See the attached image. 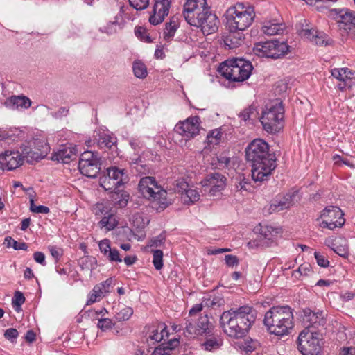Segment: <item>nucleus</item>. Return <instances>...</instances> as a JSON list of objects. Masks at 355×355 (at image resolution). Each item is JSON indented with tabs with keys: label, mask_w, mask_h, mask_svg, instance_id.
<instances>
[{
	"label": "nucleus",
	"mask_w": 355,
	"mask_h": 355,
	"mask_svg": "<svg viewBox=\"0 0 355 355\" xmlns=\"http://www.w3.org/2000/svg\"><path fill=\"white\" fill-rule=\"evenodd\" d=\"M257 311L252 306L232 308L220 315V322L225 334L234 338H243L255 322Z\"/></svg>",
	"instance_id": "obj_1"
},
{
	"label": "nucleus",
	"mask_w": 355,
	"mask_h": 355,
	"mask_svg": "<svg viewBox=\"0 0 355 355\" xmlns=\"http://www.w3.org/2000/svg\"><path fill=\"white\" fill-rule=\"evenodd\" d=\"M263 322L270 334L286 335L293 327V311L288 306H272L266 313Z\"/></svg>",
	"instance_id": "obj_2"
},
{
	"label": "nucleus",
	"mask_w": 355,
	"mask_h": 355,
	"mask_svg": "<svg viewBox=\"0 0 355 355\" xmlns=\"http://www.w3.org/2000/svg\"><path fill=\"white\" fill-rule=\"evenodd\" d=\"M225 16L229 30L243 31L252 25L255 12L253 7L237 3L226 10Z\"/></svg>",
	"instance_id": "obj_3"
},
{
	"label": "nucleus",
	"mask_w": 355,
	"mask_h": 355,
	"mask_svg": "<svg viewBox=\"0 0 355 355\" xmlns=\"http://www.w3.org/2000/svg\"><path fill=\"white\" fill-rule=\"evenodd\" d=\"M253 67L248 60L242 58L229 59L222 62L218 71L230 83H242L248 80Z\"/></svg>",
	"instance_id": "obj_4"
},
{
	"label": "nucleus",
	"mask_w": 355,
	"mask_h": 355,
	"mask_svg": "<svg viewBox=\"0 0 355 355\" xmlns=\"http://www.w3.org/2000/svg\"><path fill=\"white\" fill-rule=\"evenodd\" d=\"M139 189L143 196L153 203V207L160 211L166 209L171 203L167 198V192L157 184L154 177L142 178L139 183Z\"/></svg>",
	"instance_id": "obj_5"
},
{
	"label": "nucleus",
	"mask_w": 355,
	"mask_h": 355,
	"mask_svg": "<svg viewBox=\"0 0 355 355\" xmlns=\"http://www.w3.org/2000/svg\"><path fill=\"white\" fill-rule=\"evenodd\" d=\"M284 110L281 103L267 107L263 112L260 122L268 133H276L283 128Z\"/></svg>",
	"instance_id": "obj_6"
},
{
	"label": "nucleus",
	"mask_w": 355,
	"mask_h": 355,
	"mask_svg": "<svg viewBox=\"0 0 355 355\" xmlns=\"http://www.w3.org/2000/svg\"><path fill=\"white\" fill-rule=\"evenodd\" d=\"M288 51V45L286 42L276 40L256 44L253 48V52L257 56L274 59L285 55Z\"/></svg>",
	"instance_id": "obj_7"
},
{
	"label": "nucleus",
	"mask_w": 355,
	"mask_h": 355,
	"mask_svg": "<svg viewBox=\"0 0 355 355\" xmlns=\"http://www.w3.org/2000/svg\"><path fill=\"white\" fill-rule=\"evenodd\" d=\"M245 157L250 164L274 158L275 155L270 152V146L266 141L255 139L245 148Z\"/></svg>",
	"instance_id": "obj_8"
},
{
	"label": "nucleus",
	"mask_w": 355,
	"mask_h": 355,
	"mask_svg": "<svg viewBox=\"0 0 355 355\" xmlns=\"http://www.w3.org/2000/svg\"><path fill=\"white\" fill-rule=\"evenodd\" d=\"M298 349L302 355H318L321 346L320 334L313 330L302 331L298 336Z\"/></svg>",
	"instance_id": "obj_9"
},
{
	"label": "nucleus",
	"mask_w": 355,
	"mask_h": 355,
	"mask_svg": "<svg viewBox=\"0 0 355 355\" xmlns=\"http://www.w3.org/2000/svg\"><path fill=\"white\" fill-rule=\"evenodd\" d=\"M193 17L194 19L190 18L186 21L191 26L200 28L205 35H209L217 31L219 21L210 9L196 13Z\"/></svg>",
	"instance_id": "obj_10"
},
{
	"label": "nucleus",
	"mask_w": 355,
	"mask_h": 355,
	"mask_svg": "<svg viewBox=\"0 0 355 355\" xmlns=\"http://www.w3.org/2000/svg\"><path fill=\"white\" fill-rule=\"evenodd\" d=\"M329 17L334 19L340 30L354 37L355 31V12L347 8L331 9L328 12Z\"/></svg>",
	"instance_id": "obj_11"
},
{
	"label": "nucleus",
	"mask_w": 355,
	"mask_h": 355,
	"mask_svg": "<svg viewBox=\"0 0 355 355\" xmlns=\"http://www.w3.org/2000/svg\"><path fill=\"white\" fill-rule=\"evenodd\" d=\"M343 216L344 214L338 207H327L320 214L322 220L320 222L319 226L331 230L336 227H341L345 222Z\"/></svg>",
	"instance_id": "obj_12"
},
{
	"label": "nucleus",
	"mask_w": 355,
	"mask_h": 355,
	"mask_svg": "<svg viewBox=\"0 0 355 355\" xmlns=\"http://www.w3.org/2000/svg\"><path fill=\"white\" fill-rule=\"evenodd\" d=\"M100 165L97 155L92 151H85L80 156L78 168L83 175L96 178L100 171Z\"/></svg>",
	"instance_id": "obj_13"
},
{
	"label": "nucleus",
	"mask_w": 355,
	"mask_h": 355,
	"mask_svg": "<svg viewBox=\"0 0 355 355\" xmlns=\"http://www.w3.org/2000/svg\"><path fill=\"white\" fill-rule=\"evenodd\" d=\"M184 325V334L189 338L207 336L211 333V324L207 315L200 316L197 322L187 319Z\"/></svg>",
	"instance_id": "obj_14"
},
{
	"label": "nucleus",
	"mask_w": 355,
	"mask_h": 355,
	"mask_svg": "<svg viewBox=\"0 0 355 355\" xmlns=\"http://www.w3.org/2000/svg\"><path fill=\"white\" fill-rule=\"evenodd\" d=\"M252 178L255 182L268 180L272 171L276 168V158H271L264 161L250 164Z\"/></svg>",
	"instance_id": "obj_15"
},
{
	"label": "nucleus",
	"mask_w": 355,
	"mask_h": 355,
	"mask_svg": "<svg viewBox=\"0 0 355 355\" xmlns=\"http://www.w3.org/2000/svg\"><path fill=\"white\" fill-rule=\"evenodd\" d=\"M94 212L96 216H102L99 222L101 227L107 230H113L118 225L114 211L112 210L107 202L97 203L94 207Z\"/></svg>",
	"instance_id": "obj_16"
},
{
	"label": "nucleus",
	"mask_w": 355,
	"mask_h": 355,
	"mask_svg": "<svg viewBox=\"0 0 355 355\" xmlns=\"http://www.w3.org/2000/svg\"><path fill=\"white\" fill-rule=\"evenodd\" d=\"M226 178L218 173H211L201 181L202 187H209L210 196L218 197L226 186Z\"/></svg>",
	"instance_id": "obj_17"
},
{
	"label": "nucleus",
	"mask_w": 355,
	"mask_h": 355,
	"mask_svg": "<svg viewBox=\"0 0 355 355\" xmlns=\"http://www.w3.org/2000/svg\"><path fill=\"white\" fill-rule=\"evenodd\" d=\"M49 146L42 140H34L30 146H25L22 149V154L26 158L38 161L45 157L49 152Z\"/></svg>",
	"instance_id": "obj_18"
},
{
	"label": "nucleus",
	"mask_w": 355,
	"mask_h": 355,
	"mask_svg": "<svg viewBox=\"0 0 355 355\" xmlns=\"http://www.w3.org/2000/svg\"><path fill=\"white\" fill-rule=\"evenodd\" d=\"M200 124V119L198 116H190L178 123L175 125V131L187 138H193L199 134Z\"/></svg>",
	"instance_id": "obj_19"
},
{
	"label": "nucleus",
	"mask_w": 355,
	"mask_h": 355,
	"mask_svg": "<svg viewBox=\"0 0 355 355\" xmlns=\"http://www.w3.org/2000/svg\"><path fill=\"white\" fill-rule=\"evenodd\" d=\"M331 76L340 81L336 87L341 92L350 89L355 81V71L349 68H334L331 70Z\"/></svg>",
	"instance_id": "obj_20"
},
{
	"label": "nucleus",
	"mask_w": 355,
	"mask_h": 355,
	"mask_svg": "<svg viewBox=\"0 0 355 355\" xmlns=\"http://www.w3.org/2000/svg\"><path fill=\"white\" fill-rule=\"evenodd\" d=\"M302 322L306 330H313L319 327L324 326L326 320L323 311H313L310 309L303 310Z\"/></svg>",
	"instance_id": "obj_21"
},
{
	"label": "nucleus",
	"mask_w": 355,
	"mask_h": 355,
	"mask_svg": "<svg viewBox=\"0 0 355 355\" xmlns=\"http://www.w3.org/2000/svg\"><path fill=\"white\" fill-rule=\"evenodd\" d=\"M171 0H154L149 22L153 25L161 24L168 15Z\"/></svg>",
	"instance_id": "obj_22"
},
{
	"label": "nucleus",
	"mask_w": 355,
	"mask_h": 355,
	"mask_svg": "<svg viewBox=\"0 0 355 355\" xmlns=\"http://www.w3.org/2000/svg\"><path fill=\"white\" fill-rule=\"evenodd\" d=\"M24 155L19 151L6 150L0 155V168L12 171L23 163Z\"/></svg>",
	"instance_id": "obj_23"
},
{
	"label": "nucleus",
	"mask_w": 355,
	"mask_h": 355,
	"mask_svg": "<svg viewBox=\"0 0 355 355\" xmlns=\"http://www.w3.org/2000/svg\"><path fill=\"white\" fill-rule=\"evenodd\" d=\"M94 140H88L86 141L87 146H92V144L96 143L97 146L101 148H111L116 143V138L108 131L104 130H96L94 133Z\"/></svg>",
	"instance_id": "obj_24"
},
{
	"label": "nucleus",
	"mask_w": 355,
	"mask_h": 355,
	"mask_svg": "<svg viewBox=\"0 0 355 355\" xmlns=\"http://www.w3.org/2000/svg\"><path fill=\"white\" fill-rule=\"evenodd\" d=\"M209 9L210 8L207 5V0H187L184 4L183 15L185 19H194L195 14Z\"/></svg>",
	"instance_id": "obj_25"
},
{
	"label": "nucleus",
	"mask_w": 355,
	"mask_h": 355,
	"mask_svg": "<svg viewBox=\"0 0 355 355\" xmlns=\"http://www.w3.org/2000/svg\"><path fill=\"white\" fill-rule=\"evenodd\" d=\"M168 335L166 326L164 324H159L149 329L147 333V340L154 344L168 338Z\"/></svg>",
	"instance_id": "obj_26"
},
{
	"label": "nucleus",
	"mask_w": 355,
	"mask_h": 355,
	"mask_svg": "<svg viewBox=\"0 0 355 355\" xmlns=\"http://www.w3.org/2000/svg\"><path fill=\"white\" fill-rule=\"evenodd\" d=\"M229 31V33L224 38L225 45L230 49H234L243 45L245 40L243 31Z\"/></svg>",
	"instance_id": "obj_27"
},
{
	"label": "nucleus",
	"mask_w": 355,
	"mask_h": 355,
	"mask_svg": "<svg viewBox=\"0 0 355 355\" xmlns=\"http://www.w3.org/2000/svg\"><path fill=\"white\" fill-rule=\"evenodd\" d=\"M77 150L75 147L64 146L55 152L52 159L62 163H69L76 157Z\"/></svg>",
	"instance_id": "obj_28"
},
{
	"label": "nucleus",
	"mask_w": 355,
	"mask_h": 355,
	"mask_svg": "<svg viewBox=\"0 0 355 355\" xmlns=\"http://www.w3.org/2000/svg\"><path fill=\"white\" fill-rule=\"evenodd\" d=\"M326 244L339 256L347 257L349 254L348 245L346 239L338 237L335 240L327 239Z\"/></svg>",
	"instance_id": "obj_29"
},
{
	"label": "nucleus",
	"mask_w": 355,
	"mask_h": 355,
	"mask_svg": "<svg viewBox=\"0 0 355 355\" xmlns=\"http://www.w3.org/2000/svg\"><path fill=\"white\" fill-rule=\"evenodd\" d=\"M293 197L294 194L288 193L275 200L269 207L270 212H279L290 208L293 205Z\"/></svg>",
	"instance_id": "obj_30"
},
{
	"label": "nucleus",
	"mask_w": 355,
	"mask_h": 355,
	"mask_svg": "<svg viewBox=\"0 0 355 355\" xmlns=\"http://www.w3.org/2000/svg\"><path fill=\"white\" fill-rule=\"evenodd\" d=\"M180 345L178 338H173L156 347L152 355H171L173 351Z\"/></svg>",
	"instance_id": "obj_31"
},
{
	"label": "nucleus",
	"mask_w": 355,
	"mask_h": 355,
	"mask_svg": "<svg viewBox=\"0 0 355 355\" xmlns=\"http://www.w3.org/2000/svg\"><path fill=\"white\" fill-rule=\"evenodd\" d=\"M285 24L275 21H266L263 23L261 30L265 35H275L282 34Z\"/></svg>",
	"instance_id": "obj_32"
},
{
	"label": "nucleus",
	"mask_w": 355,
	"mask_h": 355,
	"mask_svg": "<svg viewBox=\"0 0 355 355\" xmlns=\"http://www.w3.org/2000/svg\"><path fill=\"white\" fill-rule=\"evenodd\" d=\"M26 133L17 128H10L0 132V140L17 141L25 138Z\"/></svg>",
	"instance_id": "obj_33"
},
{
	"label": "nucleus",
	"mask_w": 355,
	"mask_h": 355,
	"mask_svg": "<svg viewBox=\"0 0 355 355\" xmlns=\"http://www.w3.org/2000/svg\"><path fill=\"white\" fill-rule=\"evenodd\" d=\"M107 175L122 189L123 185L127 181V175L125 170L113 166L107 168Z\"/></svg>",
	"instance_id": "obj_34"
},
{
	"label": "nucleus",
	"mask_w": 355,
	"mask_h": 355,
	"mask_svg": "<svg viewBox=\"0 0 355 355\" xmlns=\"http://www.w3.org/2000/svg\"><path fill=\"white\" fill-rule=\"evenodd\" d=\"M121 28L120 23L115 19L114 21H109L103 27H101L97 33H94L93 39L99 40L101 38L99 37V33H105L107 35H112L117 33Z\"/></svg>",
	"instance_id": "obj_35"
},
{
	"label": "nucleus",
	"mask_w": 355,
	"mask_h": 355,
	"mask_svg": "<svg viewBox=\"0 0 355 355\" xmlns=\"http://www.w3.org/2000/svg\"><path fill=\"white\" fill-rule=\"evenodd\" d=\"M6 104L11 105L13 108L27 109L31 107V101L25 96H12L7 99Z\"/></svg>",
	"instance_id": "obj_36"
},
{
	"label": "nucleus",
	"mask_w": 355,
	"mask_h": 355,
	"mask_svg": "<svg viewBox=\"0 0 355 355\" xmlns=\"http://www.w3.org/2000/svg\"><path fill=\"white\" fill-rule=\"evenodd\" d=\"M99 184L105 191H110L112 193L119 195L120 193L123 191V189H121L116 182L107 175L100 178Z\"/></svg>",
	"instance_id": "obj_37"
},
{
	"label": "nucleus",
	"mask_w": 355,
	"mask_h": 355,
	"mask_svg": "<svg viewBox=\"0 0 355 355\" xmlns=\"http://www.w3.org/2000/svg\"><path fill=\"white\" fill-rule=\"evenodd\" d=\"M114 309L115 310V318L118 321L128 320L133 314L132 309L124 304H118Z\"/></svg>",
	"instance_id": "obj_38"
},
{
	"label": "nucleus",
	"mask_w": 355,
	"mask_h": 355,
	"mask_svg": "<svg viewBox=\"0 0 355 355\" xmlns=\"http://www.w3.org/2000/svg\"><path fill=\"white\" fill-rule=\"evenodd\" d=\"M181 199L184 204H193L200 199V194L196 189L189 187L181 196Z\"/></svg>",
	"instance_id": "obj_39"
},
{
	"label": "nucleus",
	"mask_w": 355,
	"mask_h": 355,
	"mask_svg": "<svg viewBox=\"0 0 355 355\" xmlns=\"http://www.w3.org/2000/svg\"><path fill=\"white\" fill-rule=\"evenodd\" d=\"M279 233V228L272 226H264L261 229V236L269 241H273Z\"/></svg>",
	"instance_id": "obj_40"
},
{
	"label": "nucleus",
	"mask_w": 355,
	"mask_h": 355,
	"mask_svg": "<svg viewBox=\"0 0 355 355\" xmlns=\"http://www.w3.org/2000/svg\"><path fill=\"white\" fill-rule=\"evenodd\" d=\"M223 340L220 338L211 337L207 339L202 344L203 349L208 352H214L218 349L222 345Z\"/></svg>",
	"instance_id": "obj_41"
},
{
	"label": "nucleus",
	"mask_w": 355,
	"mask_h": 355,
	"mask_svg": "<svg viewBox=\"0 0 355 355\" xmlns=\"http://www.w3.org/2000/svg\"><path fill=\"white\" fill-rule=\"evenodd\" d=\"M134 75L138 78H145L148 74L146 65L141 61H135L132 64Z\"/></svg>",
	"instance_id": "obj_42"
},
{
	"label": "nucleus",
	"mask_w": 355,
	"mask_h": 355,
	"mask_svg": "<svg viewBox=\"0 0 355 355\" xmlns=\"http://www.w3.org/2000/svg\"><path fill=\"white\" fill-rule=\"evenodd\" d=\"M178 28V23L175 20H170L165 25L164 31V38L166 40H170L175 35Z\"/></svg>",
	"instance_id": "obj_43"
},
{
	"label": "nucleus",
	"mask_w": 355,
	"mask_h": 355,
	"mask_svg": "<svg viewBox=\"0 0 355 355\" xmlns=\"http://www.w3.org/2000/svg\"><path fill=\"white\" fill-rule=\"evenodd\" d=\"M311 272V266L309 263L301 264L298 268L293 271L292 276L296 279H300L302 276H307Z\"/></svg>",
	"instance_id": "obj_44"
},
{
	"label": "nucleus",
	"mask_w": 355,
	"mask_h": 355,
	"mask_svg": "<svg viewBox=\"0 0 355 355\" xmlns=\"http://www.w3.org/2000/svg\"><path fill=\"white\" fill-rule=\"evenodd\" d=\"M105 293L102 291L99 286L97 285L94 286L92 291L88 295V300L87 304H92L94 302H98L101 299L104 297Z\"/></svg>",
	"instance_id": "obj_45"
},
{
	"label": "nucleus",
	"mask_w": 355,
	"mask_h": 355,
	"mask_svg": "<svg viewBox=\"0 0 355 355\" xmlns=\"http://www.w3.org/2000/svg\"><path fill=\"white\" fill-rule=\"evenodd\" d=\"M222 132L218 129H216L210 132L207 137V144L209 146H214L215 145L220 144L222 140Z\"/></svg>",
	"instance_id": "obj_46"
},
{
	"label": "nucleus",
	"mask_w": 355,
	"mask_h": 355,
	"mask_svg": "<svg viewBox=\"0 0 355 355\" xmlns=\"http://www.w3.org/2000/svg\"><path fill=\"white\" fill-rule=\"evenodd\" d=\"M4 244L7 248H12L13 249L24 250L27 249V245L24 242H17L10 236H6L4 240Z\"/></svg>",
	"instance_id": "obj_47"
},
{
	"label": "nucleus",
	"mask_w": 355,
	"mask_h": 355,
	"mask_svg": "<svg viewBox=\"0 0 355 355\" xmlns=\"http://www.w3.org/2000/svg\"><path fill=\"white\" fill-rule=\"evenodd\" d=\"M153 263L156 270H159L163 267V252L160 250H152Z\"/></svg>",
	"instance_id": "obj_48"
},
{
	"label": "nucleus",
	"mask_w": 355,
	"mask_h": 355,
	"mask_svg": "<svg viewBox=\"0 0 355 355\" xmlns=\"http://www.w3.org/2000/svg\"><path fill=\"white\" fill-rule=\"evenodd\" d=\"M315 35V38L313 41L315 44L320 46H327L331 44V40L328 37L327 34L323 32L318 31L316 35Z\"/></svg>",
	"instance_id": "obj_49"
},
{
	"label": "nucleus",
	"mask_w": 355,
	"mask_h": 355,
	"mask_svg": "<svg viewBox=\"0 0 355 355\" xmlns=\"http://www.w3.org/2000/svg\"><path fill=\"white\" fill-rule=\"evenodd\" d=\"M131 7L137 10H143L149 6L150 0H129Z\"/></svg>",
	"instance_id": "obj_50"
},
{
	"label": "nucleus",
	"mask_w": 355,
	"mask_h": 355,
	"mask_svg": "<svg viewBox=\"0 0 355 355\" xmlns=\"http://www.w3.org/2000/svg\"><path fill=\"white\" fill-rule=\"evenodd\" d=\"M166 240V236L163 234H160L157 236L153 237L150 239L148 244V247L150 248H157L161 247L164 245Z\"/></svg>",
	"instance_id": "obj_51"
},
{
	"label": "nucleus",
	"mask_w": 355,
	"mask_h": 355,
	"mask_svg": "<svg viewBox=\"0 0 355 355\" xmlns=\"http://www.w3.org/2000/svg\"><path fill=\"white\" fill-rule=\"evenodd\" d=\"M97 327L103 331H105L112 329L114 327V323L110 318H100Z\"/></svg>",
	"instance_id": "obj_52"
},
{
	"label": "nucleus",
	"mask_w": 355,
	"mask_h": 355,
	"mask_svg": "<svg viewBox=\"0 0 355 355\" xmlns=\"http://www.w3.org/2000/svg\"><path fill=\"white\" fill-rule=\"evenodd\" d=\"M318 31L313 28H304L299 31V35L302 37L313 42L315 38L314 35H316Z\"/></svg>",
	"instance_id": "obj_53"
},
{
	"label": "nucleus",
	"mask_w": 355,
	"mask_h": 355,
	"mask_svg": "<svg viewBox=\"0 0 355 355\" xmlns=\"http://www.w3.org/2000/svg\"><path fill=\"white\" fill-rule=\"evenodd\" d=\"M189 187V184L184 179H178L175 182V191L181 194V196Z\"/></svg>",
	"instance_id": "obj_54"
},
{
	"label": "nucleus",
	"mask_w": 355,
	"mask_h": 355,
	"mask_svg": "<svg viewBox=\"0 0 355 355\" xmlns=\"http://www.w3.org/2000/svg\"><path fill=\"white\" fill-rule=\"evenodd\" d=\"M107 259L111 262H121L122 259L119 252L116 248H112L106 255Z\"/></svg>",
	"instance_id": "obj_55"
},
{
	"label": "nucleus",
	"mask_w": 355,
	"mask_h": 355,
	"mask_svg": "<svg viewBox=\"0 0 355 355\" xmlns=\"http://www.w3.org/2000/svg\"><path fill=\"white\" fill-rule=\"evenodd\" d=\"M114 282V279L112 277L107 279L103 282L96 284L100 287L101 290L103 291L105 294L110 293V288Z\"/></svg>",
	"instance_id": "obj_56"
},
{
	"label": "nucleus",
	"mask_w": 355,
	"mask_h": 355,
	"mask_svg": "<svg viewBox=\"0 0 355 355\" xmlns=\"http://www.w3.org/2000/svg\"><path fill=\"white\" fill-rule=\"evenodd\" d=\"M25 302V297L20 291H16L12 300V304L14 306L20 307Z\"/></svg>",
	"instance_id": "obj_57"
},
{
	"label": "nucleus",
	"mask_w": 355,
	"mask_h": 355,
	"mask_svg": "<svg viewBox=\"0 0 355 355\" xmlns=\"http://www.w3.org/2000/svg\"><path fill=\"white\" fill-rule=\"evenodd\" d=\"M18 336H19L18 331L14 328H9V329H6L4 332L5 338L6 339L10 340L11 342H14L15 340L17 339Z\"/></svg>",
	"instance_id": "obj_58"
},
{
	"label": "nucleus",
	"mask_w": 355,
	"mask_h": 355,
	"mask_svg": "<svg viewBox=\"0 0 355 355\" xmlns=\"http://www.w3.org/2000/svg\"><path fill=\"white\" fill-rule=\"evenodd\" d=\"M99 249L101 253L105 256L112 249L110 245V241L108 239H104L99 242Z\"/></svg>",
	"instance_id": "obj_59"
},
{
	"label": "nucleus",
	"mask_w": 355,
	"mask_h": 355,
	"mask_svg": "<svg viewBox=\"0 0 355 355\" xmlns=\"http://www.w3.org/2000/svg\"><path fill=\"white\" fill-rule=\"evenodd\" d=\"M314 255H315V258L317 261V263L320 266L326 268L329 266V262L324 257V256L321 254L320 252H315Z\"/></svg>",
	"instance_id": "obj_60"
},
{
	"label": "nucleus",
	"mask_w": 355,
	"mask_h": 355,
	"mask_svg": "<svg viewBox=\"0 0 355 355\" xmlns=\"http://www.w3.org/2000/svg\"><path fill=\"white\" fill-rule=\"evenodd\" d=\"M30 210L34 213L48 214L49 212V207L44 205H35V203L30 206Z\"/></svg>",
	"instance_id": "obj_61"
},
{
	"label": "nucleus",
	"mask_w": 355,
	"mask_h": 355,
	"mask_svg": "<svg viewBox=\"0 0 355 355\" xmlns=\"http://www.w3.org/2000/svg\"><path fill=\"white\" fill-rule=\"evenodd\" d=\"M225 263L228 266H234L239 264V259L236 256L227 254L225 257Z\"/></svg>",
	"instance_id": "obj_62"
},
{
	"label": "nucleus",
	"mask_w": 355,
	"mask_h": 355,
	"mask_svg": "<svg viewBox=\"0 0 355 355\" xmlns=\"http://www.w3.org/2000/svg\"><path fill=\"white\" fill-rule=\"evenodd\" d=\"M94 262V259L89 257H83L79 260V265L84 268H89V263L92 266Z\"/></svg>",
	"instance_id": "obj_63"
},
{
	"label": "nucleus",
	"mask_w": 355,
	"mask_h": 355,
	"mask_svg": "<svg viewBox=\"0 0 355 355\" xmlns=\"http://www.w3.org/2000/svg\"><path fill=\"white\" fill-rule=\"evenodd\" d=\"M218 162L219 166L223 168L227 167L230 162V158L225 155H220L218 157Z\"/></svg>",
	"instance_id": "obj_64"
}]
</instances>
